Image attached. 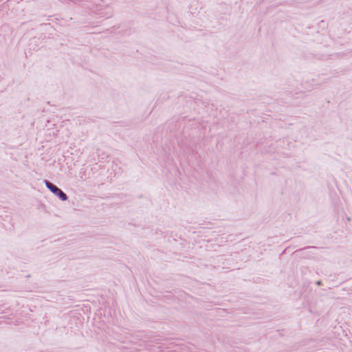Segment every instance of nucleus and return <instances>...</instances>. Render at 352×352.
Wrapping results in <instances>:
<instances>
[{"instance_id": "obj_1", "label": "nucleus", "mask_w": 352, "mask_h": 352, "mask_svg": "<svg viewBox=\"0 0 352 352\" xmlns=\"http://www.w3.org/2000/svg\"><path fill=\"white\" fill-rule=\"evenodd\" d=\"M47 187L54 194L58 195L60 199L63 201H65L67 199V197L65 193H64L60 189H59L58 187L52 184V183L49 182H45Z\"/></svg>"}]
</instances>
